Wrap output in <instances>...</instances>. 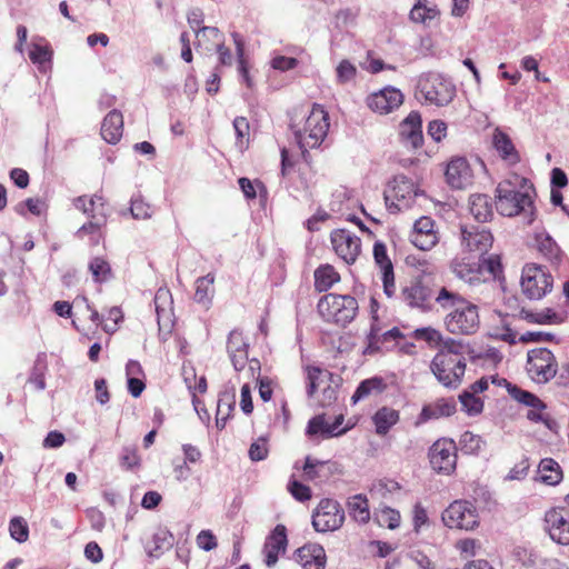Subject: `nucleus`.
Segmentation results:
<instances>
[{
    "label": "nucleus",
    "mask_w": 569,
    "mask_h": 569,
    "mask_svg": "<svg viewBox=\"0 0 569 569\" xmlns=\"http://www.w3.org/2000/svg\"><path fill=\"white\" fill-rule=\"evenodd\" d=\"M288 490L298 501L303 502L311 499V489L298 480H290L288 483Z\"/></svg>",
    "instance_id": "69168bd1"
},
{
    "label": "nucleus",
    "mask_w": 569,
    "mask_h": 569,
    "mask_svg": "<svg viewBox=\"0 0 569 569\" xmlns=\"http://www.w3.org/2000/svg\"><path fill=\"white\" fill-rule=\"evenodd\" d=\"M130 211L134 219H147L152 213L151 206L140 198L131 201Z\"/></svg>",
    "instance_id": "338daca9"
},
{
    "label": "nucleus",
    "mask_w": 569,
    "mask_h": 569,
    "mask_svg": "<svg viewBox=\"0 0 569 569\" xmlns=\"http://www.w3.org/2000/svg\"><path fill=\"white\" fill-rule=\"evenodd\" d=\"M496 208L506 217H515L525 213L531 222L533 216V200L529 192L516 189L510 180L501 181L496 189Z\"/></svg>",
    "instance_id": "39448f33"
},
{
    "label": "nucleus",
    "mask_w": 569,
    "mask_h": 569,
    "mask_svg": "<svg viewBox=\"0 0 569 569\" xmlns=\"http://www.w3.org/2000/svg\"><path fill=\"white\" fill-rule=\"evenodd\" d=\"M287 529L283 525H277L272 532L268 536L264 546V563L267 567H273L281 553L287 549Z\"/></svg>",
    "instance_id": "393cba45"
},
{
    "label": "nucleus",
    "mask_w": 569,
    "mask_h": 569,
    "mask_svg": "<svg viewBox=\"0 0 569 569\" xmlns=\"http://www.w3.org/2000/svg\"><path fill=\"white\" fill-rule=\"evenodd\" d=\"M482 443L481 437L471 431H465L459 439V448L466 455H477Z\"/></svg>",
    "instance_id": "6e6d98bb"
},
{
    "label": "nucleus",
    "mask_w": 569,
    "mask_h": 569,
    "mask_svg": "<svg viewBox=\"0 0 569 569\" xmlns=\"http://www.w3.org/2000/svg\"><path fill=\"white\" fill-rule=\"evenodd\" d=\"M196 542L204 551H211L218 546L217 538L210 530H201L196 538Z\"/></svg>",
    "instance_id": "774afa93"
},
{
    "label": "nucleus",
    "mask_w": 569,
    "mask_h": 569,
    "mask_svg": "<svg viewBox=\"0 0 569 569\" xmlns=\"http://www.w3.org/2000/svg\"><path fill=\"white\" fill-rule=\"evenodd\" d=\"M233 128L237 136V144L243 148L249 142L250 124L246 117H237L233 120Z\"/></svg>",
    "instance_id": "bf43d9fd"
},
{
    "label": "nucleus",
    "mask_w": 569,
    "mask_h": 569,
    "mask_svg": "<svg viewBox=\"0 0 569 569\" xmlns=\"http://www.w3.org/2000/svg\"><path fill=\"white\" fill-rule=\"evenodd\" d=\"M440 240L436 221L428 216H422L413 223L410 232L411 243L420 250L428 251L435 248Z\"/></svg>",
    "instance_id": "6ab92c4d"
},
{
    "label": "nucleus",
    "mask_w": 569,
    "mask_h": 569,
    "mask_svg": "<svg viewBox=\"0 0 569 569\" xmlns=\"http://www.w3.org/2000/svg\"><path fill=\"white\" fill-rule=\"evenodd\" d=\"M269 448L268 440L263 437L253 441L249 448V458L252 461H261L268 457Z\"/></svg>",
    "instance_id": "680f3d73"
},
{
    "label": "nucleus",
    "mask_w": 569,
    "mask_h": 569,
    "mask_svg": "<svg viewBox=\"0 0 569 569\" xmlns=\"http://www.w3.org/2000/svg\"><path fill=\"white\" fill-rule=\"evenodd\" d=\"M442 522L449 529L473 530L480 523L476 506L468 500H455L441 515Z\"/></svg>",
    "instance_id": "1a4fd4ad"
},
{
    "label": "nucleus",
    "mask_w": 569,
    "mask_h": 569,
    "mask_svg": "<svg viewBox=\"0 0 569 569\" xmlns=\"http://www.w3.org/2000/svg\"><path fill=\"white\" fill-rule=\"evenodd\" d=\"M377 306V301L375 299L371 300V309H372V322L370 326V330L367 335V353H373L380 349L381 343V326L376 313L375 307Z\"/></svg>",
    "instance_id": "49530a36"
},
{
    "label": "nucleus",
    "mask_w": 569,
    "mask_h": 569,
    "mask_svg": "<svg viewBox=\"0 0 569 569\" xmlns=\"http://www.w3.org/2000/svg\"><path fill=\"white\" fill-rule=\"evenodd\" d=\"M492 147L499 158L508 166L512 167L520 162V153L516 149L511 138L500 129L493 131Z\"/></svg>",
    "instance_id": "c756f323"
},
{
    "label": "nucleus",
    "mask_w": 569,
    "mask_h": 569,
    "mask_svg": "<svg viewBox=\"0 0 569 569\" xmlns=\"http://www.w3.org/2000/svg\"><path fill=\"white\" fill-rule=\"evenodd\" d=\"M330 241L336 254L348 264H353L361 253V239L347 229H335Z\"/></svg>",
    "instance_id": "f3484780"
},
{
    "label": "nucleus",
    "mask_w": 569,
    "mask_h": 569,
    "mask_svg": "<svg viewBox=\"0 0 569 569\" xmlns=\"http://www.w3.org/2000/svg\"><path fill=\"white\" fill-rule=\"evenodd\" d=\"M553 278L541 266L526 264L521 272V291L530 300H540L552 290Z\"/></svg>",
    "instance_id": "9d476101"
},
{
    "label": "nucleus",
    "mask_w": 569,
    "mask_h": 569,
    "mask_svg": "<svg viewBox=\"0 0 569 569\" xmlns=\"http://www.w3.org/2000/svg\"><path fill=\"white\" fill-rule=\"evenodd\" d=\"M558 361L551 350L535 348L527 353L526 371L536 383L551 381L558 372Z\"/></svg>",
    "instance_id": "0eeeda50"
},
{
    "label": "nucleus",
    "mask_w": 569,
    "mask_h": 569,
    "mask_svg": "<svg viewBox=\"0 0 569 569\" xmlns=\"http://www.w3.org/2000/svg\"><path fill=\"white\" fill-rule=\"evenodd\" d=\"M435 297L432 289L420 276L407 281L400 290L401 301L409 308L418 309L422 312L431 311Z\"/></svg>",
    "instance_id": "9b49d317"
},
{
    "label": "nucleus",
    "mask_w": 569,
    "mask_h": 569,
    "mask_svg": "<svg viewBox=\"0 0 569 569\" xmlns=\"http://www.w3.org/2000/svg\"><path fill=\"white\" fill-rule=\"evenodd\" d=\"M418 89L427 102L439 107L450 103L456 94V87L441 74L433 72L420 77Z\"/></svg>",
    "instance_id": "6e6552de"
},
{
    "label": "nucleus",
    "mask_w": 569,
    "mask_h": 569,
    "mask_svg": "<svg viewBox=\"0 0 569 569\" xmlns=\"http://www.w3.org/2000/svg\"><path fill=\"white\" fill-rule=\"evenodd\" d=\"M387 385L381 377H372L365 379L359 383L351 399L356 403L361 399L369 397L371 393H380L386 389Z\"/></svg>",
    "instance_id": "a19ab883"
},
{
    "label": "nucleus",
    "mask_w": 569,
    "mask_h": 569,
    "mask_svg": "<svg viewBox=\"0 0 569 569\" xmlns=\"http://www.w3.org/2000/svg\"><path fill=\"white\" fill-rule=\"evenodd\" d=\"M450 271L458 279L469 284H477L485 280L481 278V266H479V262L467 257H456L452 259Z\"/></svg>",
    "instance_id": "bb28decb"
},
{
    "label": "nucleus",
    "mask_w": 569,
    "mask_h": 569,
    "mask_svg": "<svg viewBox=\"0 0 569 569\" xmlns=\"http://www.w3.org/2000/svg\"><path fill=\"white\" fill-rule=\"evenodd\" d=\"M459 400L462 406V409L469 416H477V415L481 413L483 410L482 399L479 398L473 392H470L469 390H465L462 393H460Z\"/></svg>",
    "instance_id": "864d4df0"
},
{
    "label": "nucleus",
    "mask_w": 569,
    "mask_h": 569,
    "mask_svg": "<svg viewBox=\"0 0 569 569\" xmlns=\"http://www.w3.org/2000/svg\"><path fill=\"white\" fill-rule=\"evenodd\" d=\"M502 381L507 385L508 392L513 400L530 408L527 412L528 420L532 422H540L543 420V411L547 409V406L539 397L516 385L507 382L506 379H502Z\"/></svg>",
    "instance_id": "412c9836"
},
{
    "label": "nucleus",
    "mask_w": 569,
    "mask_h": 569,
    "mask_svg": "<svg viewBox=\"0 0 569 569\" xmlns=\"http://www.w3.org/2000/svg\"><path fill=\"white\" fill-rule=\"evenodd\" d=\"M456 409L457 405L453 398H438L422 407L417 423L450 417L456 412Z\"/></svg>",
    "instance_id": "cd10ccee"
},
{
    "label": "nucleus",
    "mask_w": 569,
    "mask_h": 569,
    "mask_svg": "<svg viewBox=\"0 0 569 569\" xmlns=\"http://www.w3.org/2000/svg\"><path fill=\"white\" fill-rule=\"evenodd\" d=\"M400 140L407 147L419 149L423 144L422 120L419 112L412 111L399 127Z\"/></svg>",
    "instance_id": "b1692460"
},
{
    "label": "nucleus",
    "mask_w": 569,
    "mask_h": 569,
    "mask_svg": "<svg viewBox=\"0 0 569 569\" xmlns=\"http://www.w3.org/2000/svg\"><path fill=\"white\" fill-rule=\"evenodd\" d=\"M227 350L233 368L237 371L243 370L248 362L249 343L242 331L234 329L229 333Z\"/></svg>",
    "instance_id": "a878e982"
},
{
    "label": "nucleus",
    "mask_w": 569,
    "mask_h": 569,
    "mask_svg": "<svg viewBox=\"0 0 569 569\" xmlns=\"http://www.w3.org/2000/svg\"><path fill=\"white\" fill-rule=\"evenodd\" d=\"M192 380L193 382L190 380L188 376H184V381L187 382L189 390L192 392V402L197 408L198 405L200 403V400L198 399L196 393H204L207 391L208 385L204 376L196 377V375H193Z\"/></svg>",
    "instance_id": "052dcab7"
},
{
    "label": "nucleus",
    "mask_w": 569,
    "mask_h": 569,
    "mask_svg": "<svg viewBox=\"0 0 569 569\" xmlns=\"http://www.w3.org/2000/svg\"><path fill=\"white\" fill-rule=\"evenodd\" d=\"M538 248L550 261L558 260L560 257V248L550 237L539 240Z\"/></svg>",
    "instance_id": "e2e57ef3"
},
{
    "label": "nucleus",
    "mask_w": 569,
    "mask_h": 569,
    "mask_svg": "<svg viewBox=\"0 0 569 569\" xmlns=\"http://www.w3.org/2000/svg\"><path fill=\"white\" fill-rule=\"evenodd\" d=\"M403 102V94L395 88H385L367 98L368 107L380 114H388L398 109Z\"/></svg>",
    "instance_id": "5701e85b"
},
{
    "label": "nucleus",
    "mask_w": 569,
    "mask_h": 569,
    "mask_svg": "<svg viewBox=\"0 0 569 569\" xmlns=\"http://www.w3.org/2000/svg\"><path fill=\"white\" fill-rule=\"evenodd\" d=\"M236 407V392L223 391L220 393L217 405L216 426L223 429L228 419L232 416Z\"/></svg>",
    "instance_id": "f704fd0d"
},
{
    "label": "nucleus",
    "mask_w": 569,
    "mask_h": 569,
    "mask_svg": "<svg viewBox=\"0 0 569 569\" xmlns=\"http://www.w3.org/2000/svg\"><path fill=\"white\" fill-rule=\"evenodd\" d=\"M89 270L96 282L102 283L109 281L113 277V272L109 261L102 257H94L89 262Z\"/></svg>",
    "instance_id": "8fccbe9b"
},
{
    "label": "nucleus",
    "mask_w": 569,
    "mask_h": 569,
    "mask_svg": "<svg viewBox=\"0 0 569 569\" xmlns=\"http://www.w3.org/2000/svg\"><path fill=\"white\" fill-rule=\"evenodd\" d=\"M445 179L452 189L463 190L473 184L475 172L465 157H452L445 169Z\"/></svg>",
    "instance_id": "a211bd4d"
},
{
    "label": "nucleus",
    "mask_w": 569,
    "mask_h": 569,
    "mask_svg": "<svg viewBox=\"0 0 569 569\" xmlns=\"http://www.w3.org/2000/svg\"><path fill=\"white\" fill-rule=\"evenodd\" d=\"M349 515L358 522L366 523L370 519L369 502L365 496L356 495L348 501Z\"/></svg>",
    "instance_id": "c03bdc74"
},
{
    "label": "nucleus",
    "mask_w": 569,
    "mask_h": 569,
    "mask_svg": "<svg viewBox=\"0 0 569 569\" xmlns=\"http://www.w3.org/2000/svg\"><path fill=\"white\" fill-rule=\"evenodd\" d=\"M198 46L210 51L223 42V33L216 27H202L196 32Z\"/></svg>",
    "instance_id": "a18cd8bd"
},
{
    "label": "nucleus",
    "mask_w": 569,
    "mask_h": 569,
    "mask_svg": "<svg viewBox=\"0 0 569 569\" xmlns=\"http://www.w3.org/2000/svg\"><path fill=\"white\" fill-rule=\"evenodd\" d=\"M232 38L236 44V53L238 60V71L247 84L248 88H252V79L249 74V61L244 56V43L241 37L238 33H232Z\"/></svg>",
    "instance_id": "09e8293b"
},
{
    "label": "nucleus",
    "mask_w": 569,
    "mask_h": 569,
    "mask_svg": "<svg viewBox=\"0 0 569 569\" xmlns=\"http://www.w3.org/2000/svg\"><path fill=\"white\" fill-rule=\"evenodd\" d=\"M119 462L122 469L132 471L141 467V457L136 446L123 447L119 457Z\"/></svg>",
    "instance_id": "5fc2aeb1"
},
{
    "label": "nucleus",
    "mask_w": 569,
    "mask_h": 569,
    "mask_svg": "<svg viewBox=\"0 0 569 569\" xmlns=\"http://www.w3.org/2000/svg\"><path fill=\"white\" fill-rule=\"evenodd\" d=\"M213 283V273H208L203 277L198 278L196 281V291L193 296L194 301L202 305L210 303L214 295Z\"/></svg>",
    "instance_id": "37998d69"
},
{
    "label": "nucleus",
    "mask_w": 569,
    "mask_h": 569,
    "mask_svg": "<svg viewBox=\"0 0 569 569\" xmlns=\"http://www.w3.org/2000/svg\"><path fill=\"white\" fill-rule=\"evenodd\" d=\"M410 337L416 340L425 341L430 347H441L446 340L441 331L433 327L417 328L410 333Z\"/></svg>",
    "instance_id": "3c124183"
},
{
    "label": "nucleus",
    "mask_w": 569,
    "mask_h": 569,
    "mask_svg": "<svg viewBox=\"0 0 569 569\" xmlns=\"http://www.w3.org/2000/svg\"><path fill=\"white\" fill-rule=\"evenodd\" d=\"M306 372L308 396L322 408L332 406L338 399V383L335 381V375L318 366H307Z\"/></svg>",
    "instance_id": "423d86ee"
},
{
    "label": "nucleus",
    "mask_w": 569,
    "mask_h": 569,
    "mask_svg": "<svg viewBox=\"0 0 569 569\" xmlns=\"http://www.w3.org/2000/svg\"><path fill=\"white\" fill-rule=\"evenodd\" d=\"M343 418L342 416L336 419V422L330 425L326 421L325 415H318L309 420L307 427V433L310 436H315L321 433L326 437H331L333 435H339L341 431L336 432L337 428L341 425Z\"/></svg>",
    "instance_id": "58836bf2"
},
{
    "label": "nucleus",
    "mask_w": 569,
    "mask_h": 569,
    "mask_svg": "<svg viewBox=\"0 0 569 569\" xmlns=\"http://www.w3.org/2000/svg\"><path fill=\"white\" fill-rule=\"evenodd\" d=\"M478 262L481 266V278L487 272L490 278L498 279L503 272L501 259L498 254H490L488 258L479 259Z\"/></svg>",
    "instance_id": "4d7b16f0"
},
{
    "label": "nucleus",
    "mask_w": 569,
    "mask_h": 569,
    "mask_svg": "<svg viewBox=\"0 0 569 569\" xmlns=\"http://www.w3.org/2000/svg\"><path fill=\"white\" fill-rule=\"evenodd\" d=\"M415 194L412 181L406 176H396L385 190L383 198L388 209L395 213L408 207Z\"/></svg>",
    "instance_id": "2eb2a0df"
},
{
    "label": "nucleus",
    "mask_w": 569,
    "mask_h": 569,
    "mask_svg": "<svg viewBox=\"0 0 569 569\" xmlns=\"http://www.w3.org/2000/svg\"><path fill=\"white\" fill-rule=\"evenodd\" d=\"M439 16L436 6H428L427 0H418L410 11V19L416 23H427Z\"/></svg>",
    "instance_id": "de8ad7c7"
},
{
    "label": "nucleus",
    "mask_w": 569,
    "mask_h": 569,
    "mask_svg": "<svg viewBox=\"0 0 569 569\" xmlns=\"http://www.w3.org/2000/svg\"><path fill=\"white\" fill-rule=\"evenodd\" d=\"M460 243L465 252L472 253L481 258L492 247L493 237L485 227L461 224Z\"/></svg>",
    "instance_id": "4468645a"
},
{
    "label": "nucleus",
    "mask_w": 569,
    "mask_h": 569,
    "mask_svg": "<svg viewBox=\"0 0 569 569\" xmlns=\"http://www.w3.org/2000/svg\"><path fill=\"white\" fill-rule=\"evenodd\" d=\"M466 353H470L468 343L446 338L430 362V370L440 385L449 389L461 385L467 368Z\"/></svg>",
    "instance_id": "f03ea898"
},
{
    "label": "nucleus",
    "mask_w": 569,
    "mask_h": 569,
    "mask_svg": "<svg viewBox=\"0 0 569 569\" xmlns=\"http://www.w3.org/2000/svg\"><path fill=\"white\" fill-rule=\"evenodd\" d=\"M330 127L329 114L320 104H313L309 114L300 123H293L292 129L301 154H308V149L319 147L328 134Z\"/></svg>",
    "instance_id": "7ed1b4c3"
},
{
    "label": "nucleus",
    "mask_w": 569,
    "mask_h": 569,
    "mask_svg": "<svg viewBox=\"0 0 569 569\" xmlns=\"http://www.w3.org/2000/svg\"><path fill=\"white\" fill-rule=\"evenodd\" d=\"M545 530L558 545L569 546V509L566 506L551 507L545 512Z\"/></svg>",
    "instance_id": "dca6fc26"
},
{
    "label": "nucleus",
    "mask_w": 569,
    "mask_h": 569,
    "mask_svg": "<svg viewBox=\"0 0 569 569\" xmlns=\"http://www.w3.org/2000/svg\"><path fill=\"white\" fill-rule=\"evenodd\" d=\"M563 479L561 466L552 458H543L540 460L535 480L546 486H557Z\"/></svg>",
    "instance_id": "7c9ffc66"
},
{
    "label": "nucleus",
    "mask_w": 569,
    "mask_h": 569,
    "mask_svg": "<svg viewBox=\"0 0 569 569\" xmlns=\"http://www.w3.org/2000/svg\"><path fill=\"white\" fill-rule=\"evenodd\" d=\"M123 133V116L120 111L113 109L103 118L101 123V137L110 144L120 141Z\"/></svg>",
    "instance_id": "2f4dec72"
},
{
    "label": "nucleus",
    "mask_w": 569,
    "mask_h": 569,
    "mask_svg": "<svg viewBox=\"0 0 569 569\" xmlns=\"http://www.w3.org/2000/svg\"><path fill=\"white\" fill-rule=\"evenodd\" d=\"M469 210L479 222H486L492 217V206L487 194H471L469 198Z\"/></svg>",
    "instance_id": "c9c22d12"
},
{
    "label": "nucleus",
    "mask_w": 569,
    "mask_h": 569,
    "mask_svg": "<svg viewBox=\"0 0 569 569\" xmlns=\"http://www.w3.org/2000/svg\"><path fill=\"white\" fill-rule=\"evenodd\" d=\"M107 222L87 221L76 232L77 238L88 239L91 246H98L104 239Z\"/></svg>",
    "instance_id": "4c0bfd02"
},
{
    "label": "nucleus",
    "mask_w": 569,
    "mask_h": 569,
    "mask_svg": "<svg viewBox=\"0 0 569 569\" xmlns=\"http://www.w3.org/2000/svg\"><path fill=\"white\" fill-rule=\"evenodd\" d=\"M173 545V536L166 529L158 530L147 543L146 550L149 557L159 558L166 549Z\"/></svg>",
    "instance_id": "e433bc0d"
},
{
    "label": "nucleus",
    "mask_w": 569,
    "mask_h": 569,
    "mask_svg": "<svg viewBox=\"0 0 569 569\" xmlns=\"http://www.w3.org/2000/svg\"><path fill=\"white\" fill-rule=\"evenodd\" d=\"M315 289L318 292L328 291L336 283L341 280L340 273L336 270L332 264L325 263L320 264L315 270Z\"/></svg>",
    "instance_id": "72a5a7b5"
},
{
    "label": "nucleus",
    "mask_w": 569,
    "mask_h": 569,
    "mask_svg": "<svg viewBox=\"0 0 569 569\" xmlns=\"http://www.w3.org/2000/svg\"><path fill=\"white\" fill-rule=\"evenodd\" d=\"M400 412L390 407H381L376 411L372 417L376 433L379 436H386L389 430L399 422Z\"/></svg>",
    "instance_id": "473e14b6"
},
{
    "label": "nucleus",
    "mask_w": 569,
    "mask_h": 569,
    "mask_svg": "<svg viewBox=\"0 0 569 569\" xmlns=\"http://www.w3.org/2000/svg\"><path fill=\"white\" fill-rule=\"evenodd\" d=\"M358 309L357 299L349 295L327 293L317 303L323 321L342 328L356 318Z\"/></svg>",
    "instance_id": "20e7f679"
},
{
    "label": "nucleus",
    "mask_w": 569,
    "mask_h": 569,
    "mask_svg": "<svg viewBox=\"0 0 569 569\" xmlns=\"http://www.w3.org/2000/svg\"><path fill=\"white\" fill-rule=\"evenodd\" d=\"M458 447L450 438H440L429 449L431 468L437 473L451 475L455 472L458 460Z\"/></svg>",
    "instance_id": "f8f14e48"
},
{
    "label": "nucleus",
    "mask_w": 569,
    "mask_h": 569,
    "mask_svg": "<svg viewBox=\"0 0 569 569\" xmlns=\"http://www.w3.org/2000/svg\"><path fill=\"white\" fill-rule=\"evenodd\" d=\"M435 302L441 310L447 311L443 326L449 333L471 336L479 330V307L457 291L451 283L438 289Z\"/></svg>",
    "instance_id": "f257e3e1"
},
{
    "label": "nucleus",
    "mask_w": 569,
    "mask_h": 569,
    "mask_svg": "<svg viewBox=\"0 0 569 569\" xmlns=\"http://www.w3.org/2000/svg\"><path fill=\"white\" fill-rule=\"evenodd\" d=\"M154 308L158 316V320L170 319L173 311V299L168 288H159L154 295Z\"/></svg>",
    "instance_id": "ea45409f"
},
{
    "label": "nucleus",
    "mask_w": 569,
    "mask_h": 569,
    "mask_svg": "<svg viewBox=\"0 0 569 569\" xmlns=\"http://www.w3.org/2000/svg\"><path fill=\"white\" fill-rule=\"evenodd\" d=\"M328 468L327 461H320L308 456L302 467L303 478L313 481L326 476L325 470Z\"/></svg>",
    "instance_id": "603ef678"
},
{
    "label": "nucleus",
    "mask_w": 569,
    "mask_h": 569,
    "mask_svg": "<svg viewBox=\"0 0 569 569\" xmlns=\"http://www.w3.org/2000/svg\"><path fill=\"white\" fill-rule=\"evenodd\" d=\"M373 520L382 528L395 530L400 526L401 516L398 510L382 506L375 510Z\"/></svg>",
    "instance_id": "79ce46f5"
},
{
    "label": "nucleus",
    "mask_w": 569,
    "mask_h": 569,
    "mask_svg": "<svg viewBox=\"0 0 569 569\" xmlns=\"http://www.w3.org/2000/svg\"><path fill=\"white\" fill-rule=\"evenodd\" d=\"M239 187L243 192L246 199L253 200L257 197V190H264V186L259 180L251 181L250 179L242 177L238 180Z\"/></svg>",
    "instance_id": "0e129e2a"
},
{
    "label": "nucleus",
    "mask_w": 569,
    "mask_h": 569,
    "mask_svg": "<svg viewBox=\"0 0 569 569\" xmlns=\"http://www.w3.org/2000/svg\"><path fill=\"white\" fill-rule=\"evenodd\" d=\"M343 521L345 511L333 499H322L312 515V526L318 532L335 531Z\"/></svg>",
    "instance_id": "ddd939ff"
},
{
    "label": "nucleus",
    "mask_w": 569,
    "mask_h": 569,
    "mask_svg": "<svg viewBox=\"0 0 569 569\" xmlns=\"http://www.w3.org/2000/svg\"><path fill=\"white\" fill-rule=\"evenodd\" d=\"M297 561L303 569H325L327 556L319 543H307L296 551Z\"/></svg>",
    "instance_id": "c85d7f7f"
},
{
    "label": "nucleus",
    "mask_w": 569,
    "mask_h": 569,
    "mask_svg": "<svg viewBox=\"0 0 569 569\" xmlns=\"http://www.w3.org/2000/svg\"><path fill=\"white\" fill-rule=\"evenodd\" d=\"M73 207L81 211L88 221L108 222L109 204L102 194H83L73 199Z\"/></svg>",
    "instance_id": "aec40b11"
},
{
    "label": "nucleus",
    "mask_w": 569,
    "mask_h": 569,
    "mask_svg": "<svg viewBox=\"0 0 569 569\" xmlns=\"http://www.w3.org/2000/svg\"><path fill=\"white\" fill-rule=\"evenodd\" d=\"M9 531L12 539L24 542L29 538V527L22 517H14L10 520Z\"/></svg>",
    "instance_id": "13d9d810"
},
{
    "label": "nucleus",
    "mask_w": 569,
    "mask_h": 569,
    "mask_svg": "<svg viewBox=\"0 0 569 569\" xmlns=\"http://www.w3.org/2000/svg\"><path fill=\"white\" fill-rule=\"evenodd\" d=\"M373 259L382 273L381 279L383 284V292L389 298L395 297L397 292V287L395 280L393 264L387 253V247L383 242H375Z\"/></svg>",
    "instance_id": "4be33fe9"
}]
</instances>
